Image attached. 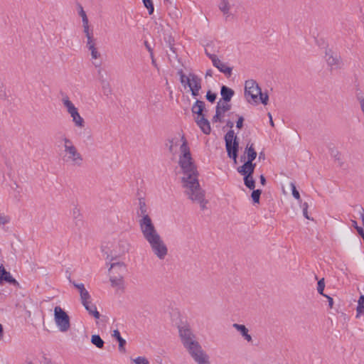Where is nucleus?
I'll list each match as a JSON object with an SVG mask.
<instances>
[{
  "instance_id": "1",
  "label": "nucleus",
  "mask_w": 364,
  "mask_h": 364,
  "mask_svg": "<svg viewBox=\"0 0 364 364\" xmlns=\"http://www.w3.org/2000/svg\"><path fill=\"white\" fill-rule=\"evenodd\" d=\"M181 140L183 141L180 147L181 155L179 157L178 164L183 174L181 183L183 188H185L184 193L188 199L199 203L201 210H203L207 208L208 203V200L205 198V192L200 186L197 167L193 161L190 148L184 136H182Z\"/></svg>"
},
{
  "instance_id": "2",
  "label": "nucleus",
  "mask_w": 364,
  "mask_h": 364,
  "mask_svg": "<svg viewBox=\"0 0 364 364\" xmlns=\"http://www.w3.org/2000/svg\"><path fill=\"white\" fill-rule=\"evenodd\" d=\"M179 336L184 348L197 364H210L208 355L203 350L188 326L178 327Z\"/></svg>"
},
{
  "instance_id": "3",
  "label": "nucleus",
  "mask_w": 364,
  "mask_h": 364,
  "mask_svg": "<svg viewBox=\"0 0 364 364\" xmlns=\"http://www.w3.org/2000/svg\"><path fill=\"white\" fill-rule=\"evenodd\" d=\"M205 104L203 101L196 100L191 107V112L193 114H197L195 122L199 127L202 132L206 135L210 134L211 127L210 122L206 119L204 112H206Z\"/></svg>"
},
{
  "instance_id": "4",
  "label": "nucleus",
  "mask_w": 364,
  "mask_h": 364,
  "mask_svg": "<svg viewBox=\"0 0 364 364\" xmlns=\"http://www.w3.org/2000/svg\"><path fill=\"white\" fill-rule=\"evenodd\" d=\"M226 126L230 128L224 136L226 151L228 157L232 159L235 164H237L239 151V141L237 136L235 134L234 130L232 129L234 126V123L232 121L228 120L226 123Z\"/></svg>"
},
{
  "instance_id": "5",
  "label": "nucleus",
  "mask_w": 364,
  "mask_h": 364,
  "mask_svg": "<svg viewBox=\"0 0 364 364\" xmlns=\"http://www.w3.org/2000/svg\"><path fill=\"white\" fill-rule=\"evenodd\" d=\"M139 223L143 236L146 241L159 236L149 216L141 218Z\"/></svg>"
},
{
  "instance_id": "6",
  "label": "nucleus",
  "mask_w": 364,
  "mask_h": 364,
  "mask_svg": "<svg viewBox=\"0 0 364 364\" xmlns=\"http://www.w3.org/2000/svg\"><path fill=\"white\" fill-rule=\"evenodd\" d=\"M54 320L61 332H66L70 327V317L60 306L54 309Z\"/></svg>"
},
{
  "instance_id": "7",
  "label": "nucleus",
  "mask_w": 364,
  "mask_h": 364,
  "mask_svg": "<svg viewBox=\"0 0 364 364\" xmlns=\"http://www.w3.org/2000/svg\"><path fill=\"white\" fill-rule=\"evenodd\" d=\"M261 88L254 80H247L245 83V97L250 103L258 102V95Z\"/></svg>"
},
{
  "instance_id": "8",
  "label": "nucleus",
  "mask_w": 364,
  "mask_h": 364,
  "mask_svg": "<svg viewBox=\"0 0 364 364\" xmlns=\"http://www.w3.org/2000/svg\"><path fill=\"white\" fill-rule=\"evenodd\" d=\"M63 103L67 108L68 112L70 114L75 125L80 128L84 127L85 121L83 118L80 115L77 109L68 97L63 99Z\"/></svg>"
},
{
  "instance_id": "9",
  "label": "nucleus",
  "mask_w": 364,
  "mask_h": 364,
  "mask_svg": "<svg viewBox=\"0 0 364 364\" xmlns=\"http://www.w3.org/2000/svg\"><path fill=\"white\" fill-rule=\"evenodd\" d=\"M154 253L161 259H164L168 253V249L160 235L147 241Z\"/></svg>"
},
{
  "instance_id": "10",
  "label": "nucleus",
  "mask_w": 364,
  "mask_h": 364,
  "mask_svg": "<svg viewBox=\"0 0 364 364\" xmlns=\"http://www.w3.org/2000/svg\"><path fill=\"white\" fill-rule=\"evenodd\" d=\"M129 246L130 245L127 239L124 237H119L117 244L113 247V250L111 251V260H113L114 258L127 252L129 251Z\"/></svg>"
},
{
  "instance_id": "11",
  "label": "nucleus",
  "mask_w": 364,
  "mask_h": 364,
  "mask_svg": "<svg viewBox=\"0 0 364 364\" xmlns=\"http://www.w3.org/2000/svg\"><path fill=\"white\" fill-rule=\"evenodd\" d=\"M325 59L331 70L341 68L342 60L341 55L335 53L331 49H326L325 52Z\"/></svg>"
},
{
  "instance_id": "12",
  "label": "nucleus",
  "mask_w": 364,
  "mask_h": 364,
  "mask_svg": "<svg viewBox=\"0 0 364 364\" xmlns=\"http://www.w3.org/2000/svg\"><path fill=\"white\" fill-rule=\"evenodd\" d=\"M69 156L66 161H70L73 165L80 166H82L83 158L82 155L77 151L75 146H66V151Z\"/></svg>"
},
{
  "instance_id": "13",
  "label": "nucleus",
  "mask_w": 364,
  "mask_h": 364,
  "mask_svg": "<svg viewBox=\"0 0 364 364\" xmlns=\"http://www.w3.org/2000/svg\"><path fill=\"white\" fill-rule=\"evenodd\" d=\"M210 60L214 67L218 68L219 71L223 73L227 77H230L232 75V68L228 66L223 63L218 56H210Z\"/></svg>"
},
{
  "instance_id": "14",
  "label": "nucleus",
  "mask_w": 364,
  "mask_h": 364,
  "mask_svg": "<svg viewBox=\"0 0 364 364\" xmlns=\"http://www.w3.org/2000/svg\"><path fill=\"white\" fill-rule=\"evenodd\" d=\"M5 283L18 286V282L12 277L11 273L6 270L3 264L0 265V285Z\"/></svg>"
},
{
  "instance_id": "15",
  "label": "nucleus",
  "mask_w": 364,
  "mask_h": 364,
  "mask_svg": "<svg viewBox=\"0 0 364 364\" xmlns=\"http://www.w3.org/2000/svg\"><path fill=\"white\" fill-rule=\"evenodd\" d=\"M244 164L242 166H239L237 168L238 173L241 175H253L256 164L253 163V161H244Z\"/></svg>"
},
{
  "instance_id": "16",
  "label": "nucleus",
  "mask_w": 364,
  "mask_h": 364,
  "mask_svg": "<svg viewBox=\"0 0 364 364\" xmlns=\"http://www.w3.org/2000/svg\"><path fill=\"white\" fill-rule=\"evenodd\" d=\"M257 151H255L253 144L247 145L245 149V155L241 156V161H245L247 157V161H253L257 157Z\"/></svg>"
},
{
  "instance_id": "17",
  "label": "nucleus",
  "mask_w": 364,
  "mask_h": 364,
  "mask_svg": "<svg viewBox=\"0 0 364 364\" xmlns=\"http://www.w3.org/2000/svg\"><path fill=\"white\" fill-rule=\"evenodd\" d=\"M235 92L232 89L228 87L226 85H222L220 87V95L222 98L220 100H223L224 102H230L233 97Z\"/></svg>"
},
{
  "instance_id": "18",
  "label": "nucleus",
  "mask_w": 364,
  "mask_h": 364,
  "mask_svg": "<svg viewBox=\"0 0 364 364\" xmlns=\"http://www.w3.org/2000/svg\"><path fill=\"white\" fill-rule=\"evenodd\" d=\"M232 327L240 333L241 336L247 341L252 342V336L249 334L247 328L242 324L233 323Z\"/></svg>"
},
{
  "instance_id": "19",
  "label": "nucleus",
  "mask_w": 364,
  "mask_h": 364,
  "mask_svg": "<svg viewBox=\"0 0 364 364\" xmlns=\"http://www.w3.org/2000/svg\"><path fill=\"white\" fill-rule=\"evenodd\" d=\"M147 210L148 208L146 206L145 199L144 198H139V208L136 210L137 216L141 217V218L145 216H149Z\"/></svg>"
},
{
  "instance_id": "20",
  "label": "nucleus",
  "mask_w": 364,
  "mask_h": 364,
  "mask_svg": "<svg viewBox=\"0 0 364 364\" xmlns=\"http://www.w3.org/2000/svg\"><path fill=\"white\" fill-rule=\"evenodd\" d=\"M112 336L118 341L119 343V350L120 352H125L124 346L126 345V340L124 339L121 335L120 332L117 329L113 331Z\"/></svg>"
},
{
  "instance_id": "21",
  "label": "nucleus",
  "mask_w": 364,
  "mask_h": 364,
  "mask_svg": "<svg viewBox=\"0 0 364 364\" xmlns=\"http://www.w3.org/2000/svg\"><path fill=\"white\" fill-rule=\"evenodd\" d=\"M85 309L88 311L89 314L98 319L100 317V314L97 311V307L95 304L87 303V304H83Z\"/></svg>"
},
{
  "instance_id": "22",
  "label": "nucleus",
  "mask_w": 364,
  "mask_h": 364,
  "mask_svg": "<svg viewBox=\"0 0 364 364\" xmlns=\"http://www.w3.org/2000/svg\"><path fill=\"white\" fill-rule=\"evenodd\" d=\"M244 176V183L247 188L253 190L255 188V181L253 178V175H242Z\"/></svg>"
},
{
  "instance_id": "23",
  "label": "nucleus",
  "mask_w": 364,
  "mask_h": 364,
  "mask_svg": "<svg viewBox=\"0 0 364 364\" xmlns=\"http://www.w3.org/2000/svg\"><path fill=\"white\" fill-rule=\"evenodd\" d=\"M200 81H202V80L198 75L194 73H190L188 79H187L186 85L189 88H191V87H193Z\"/></svg>"
},
{
  "instance_id": "24",
  "label": "nucleus",
  "mask_w": 364,
  "mask_h": 364,
  "mask_svg": "<svg viewBox=\"0 0 364 364\" xmlns=\"http://www.w3.org/2000/svg\"><path fill=\"white\" fill-rule=\"evenodd\" d=\"M218 8L224 15L229 14L230 6L228 0H220L218 4Z\"/></svg>"
},
{
  "instance_id": "25",
  "label": "nucleus",
  "mask_w": 364,
  "mask_h": 364,
  "mask_svg": "<svg viewBox=\"0 0 364 364\" xmlns=\"http://www.w3.org/2000/svg\"><path fill=\"white\" fill-rule=\"evenodd\" d=\"M220 102L221 100H219L218 102V104L215 107V114L213 116L212 121L213 122H222L221 116L223 114V112L220 110Z\"/></svg>"
},
{
  "instance_id": "26",
  "label": "nucleus",
  "mask_w": 364,
  "mask_h": 364,
  "mask_svg": "<svg viewBox=\"0 0 364 364\" xmlns=\"http://www.w3.org/2000/svg\"><path fill=\"white\" fill-rule=\"evenodd\" d=\"M91 343L98 348L104 347L105 342L99 335H92L91 337Z\"/></svg>"
},
{
  "instance_id": "27",
  "label": "nucleus",
  "mask_w": 364,
  "mask_h": 364,
  "mask_svg": "<svg viewBox=\"0 0 364 364\" xmlns=\"http://www.w3.org/2000/svg\"><path fill=\"white\" fill-rule=\"evenodd\" d=\"M357 315L356 317L358 318L361 314H364V295H360L359 299L358 301L357 306Z\"/></svg>"
},
{
  "instance_id": "28",
  "label": "nucleus",
  "mask_w": 364,
  "mask_h": 364,
  "mask_svg": "<svg viewBox=\"0 0 364 364\" xmlns=\"http://www.w3.org/2000/svg\"><path fill=\"white\" fill-rule=\"evenodd\" d=\"M101 84L104 95L106 96H109V95H111L112 88L109 82L105 79H101Z\"/></svg>"
},
{
  "instance_id": "29",
  "label": "nucleus",
  "mask_w": 364,
  "mask_h": 364,
  "mask_svg": "<svg viewBox=\"0 0 364 364\" xmlns=\"http://www.w3.org/2000/svg\"><path fill=\"white\" fill-rule=\"evenodd\" d=\"M109 281L111 282V284L113 287H121L123 285V277L122 276L117 277H111L109 279Z\"/></svg>"
},
{
  "instance_id": "30",
  "label": "nucleus",
  "mask_w": 364,
  "mask_h": 364,
  "mask_svg": "<svg viewBox=\"0 0 364 364\" xmlns=\"http://www.w3.org/2000/svg\"><path fill=\"white\" fill-rule=\"evenodd\" d=\"M80 300L82 304H87V303H90L91 296L89 292L85 289V291H81V293L80 294Z\"/></svg>"
},
{
  "instance_id": "31",
  "label": "nucleus",
  "mask_w": 364,
  "mask_h": 364,
  "mask_svg": "<svg viewBox=\"0 0 364 364\" xmlns=\"http://www.w3.org/2000/svg\"><path fill=\"white\" fill-rule=\"evenodd\" d=\"M261 193H262V190L260 189H253L252 190V192L251 193V198L252 199V201L254 203H259V199H260V196H261Z\"/></svg>"
},
{
  "instance_id": "32",
  "label": "nucleus",
  "mask_w": 364,
  "mask_h": 364,
  "mask_svg": "<svg viewBox=\"0 0 364 364\" xmlns=\"http://www.w3.org/2000/svg\"><path fill=\"white\" fill-rule=\"evenodd\" d=\"M329 151H330L331 156H333L335 159V160L337 161L339 163V165L341 166L342 161H341V154L339 153V151L334 148H331L329 149Z\"/></svg>"
},
{
  "instance_id": "33",
  "label": "nucleus",
  "mask_w": 364,
  "mask_h": 364,
  "mask_svg": "<svg viewBox=\"0 0 364 364\" xmlns=\"http://www.w3.org/2000/svg\"><path fill=\"white\" fill-rule=\"evenodd\" d=\"M144 6L148 9L149 14L154 13V6L152 0H142Z\"/></svg>"
},
{
  "instance_id": "34",
  "label": "nucleus",
  "mask_w": 364,
  "mask_h": 364,
  "mask_svg": "<svg viewBox=\"0 0 364 364\" xmlns=\"http://www.w3.org/2000/svg\"><path fill=\"white\" fill-rule=\"evenodd\" d=\"M78 10L79 15L82 17V24H85L88 21V18L81 4H78Z\"/></svg>"
},
{
  "instance_id": "35",
  "label": "nucleus",
  "mask_w": 364,
  "mask_h": 364,
  "mask_svg": "<svg viewBox=\"0 0 364 364\" xmlns=\"http://www.w3.org/2000/svg\"><path fill=\"white\" fill-rule=\"evenodd\" d=\"M324 288H325L324 279L322 278L320 280H318V284H317L318 293L322 296H325V294H323Z\"/></svg>"
},
{
  "instance_id": "36",
  "label": "nucleus",
  "mask_w": 364,
  "mask_h": 364,
  "mask_svg": "<svg viewBox=\"0 0 364 364\" xmlns=\"http://www.w3.org/2000/svg\"><path fill=\"white\" fill-rule=\"evenodd\" d=\"M87 48L91 51V55L92 58L97 59L100 57V54L95 46V43L88 45Z\"/></svg>"
},
{
  "instance_id": "37",
  "label": "nucleus",
  "mask_w": 364,
  "mask_h": 364,
  "mask_svg": "<svg viewBox=\"0 0 364 364\" xmlns=\"http://www.w3.org/2000/svg\"><path fill=\"white\" fill-rule=\"evenodd\" d=\"M205 98L208 102L213 103L217 98V94L212 92L211 90H208L206 93Z\"/></svg>"
},
{
  "instance_id": "38",
  "label": "nucleus",
  "mask_w": 364,
  "mask_h": 364,
  "mask_svg": "<svg viewBox=\"0 0 364 364\" xmlns=\"http://www.w3.org/2000/svg\"><path fill=\"white\" fill-rule=\"evenodd\" d=\"M174 145H177V143L174 142V139H168L166 142V146L168 148L170 153L173 152V146Z\"/></svg>"
},
{
  "instance_id": "39",
  "label": "nucleus",
  "mask_w": 364,
  "mask_h": 364,
  "mask_svg": "<svg viewBox=\"0 0 364 364\" xmlns=\"http://www.w3.org/2000/svg\"><path fill=\"white\" fill-rule=\"evenodd\" d=\"M290 186L291 188L292 196H294V198H295L299 201H301L300 194L299 192L297 191L295 184L294 183H291Z\"/></svg>"
},
{
  "instance_id": "40",
  "label": "nucleus",
  "mask_w": 364,
  "mask_h": 364,
  "mask_svg": "<svg viewBox=\"0 0 364 364\" xmlns=\"http://www.w3.org/2000/svg\"><path fill=\"white\" fill-rule=\"evenodd\" d=\"M258 95H259L260 102L264 105H267L269 100L268 95L267 93H262V90H260V93H259Z\"/></svg>"
},
{
  "instance_id": "41",
  "label": "nucleus",
  "mask_w": 364,
  "mask_h": 364,
  "mask_svg": "<svg viewBox=\"0 0 364 364\" xmlns=\"http://www.w3.org/2000/svg\"><path fill=\"white\" fill-rule=\"evenodd\" d=\"M134 364H149V360L145 357L139 356L133 360Z\"/></svg>"
},
{
  "instance_id": "42",
  "label": "nucleus",
  "mask_w": 364,
  "mask_h": 364,
  "mask_svg": "<svg viewBox=\"0 0 364 364\" xmlns=\"http://www.w3.org/2000/svg\"><path fill=\"white\" fill-rule=\"evenodd\" d=\"M72 217H73V219H76V218H79L82 217L81 213H80V209L77 206H75L73 209Z\"/></svg>"
},
{
  "instance_id": "43",
  "label": "nucleus",
  "mask_w": 364,
  "mask_h": 364,
  "mask_svg": "<svg viewBox=\"0 0 364 364\" xmlns=\"http://www.w3.org/2000/svg\"><path fill=\"white\" fill-rule=\"evenodd\" d=\"M73 221H74L75 225L77 228L78 230H80L84 224L82 217L76 218V219H73Z\"/></svg>"
},
{
  "instance_id": "44",
  "label": "nucleus",
  "mask_w": 364,
  "mask_h": 364,
  "mask_svg": "<svg viewBox=\"0 0 364 364\" xmlns=\"http://www.w3.org/2000/svg\"><path fill=\"white\" fill-rule=\"evenodd\" d=\"M115 267L124 268V269L125 268V264H124V262H114V263H112L109 270L110 271L112 269H114Z\"/></svg>"
},
{
  "instance_id": "45",
  "label": "nucleus",
  "mask_w": 364,
  "mask_h": 364,
  "mask_svg": "<svg viewBox=\"0 0 364 364\" xmlns=\"http://www.w3.org/2000/svg\"><path fill=\"white\" fill-rule=\"evenodd\" d=\"M10 222V218L7 215H0V224L5 225Z\"/></svg>"
},
{
  "instance_id": "46",
  "label": "nucleus",
  "mask_w": 364,
  "mask_h": 364,
  "mask_svg": "<svg viewBox=\"0 0 364 364\" xmlns=\"http://www.w3.org/2000/svg\"><path fill=\"white\" fill-rule=\"evenodd\" d=\"M353 226L357 230L358 233L359 235H363V229L358 225V223L355 220H352Z\"/></svg>"
},
{
  "instance_id": "47",
  "label": "nucleus",
  "mask_w": 364,
  "mask_h": 364,
  "mask_svg": "<svg viewBox=\"0 0 364 364\" xmlns=\"http://www.w3.org/2000/svg\"><path fill=\"white\" fill-rule=\"evenodd\" d=\"M73 284V286L79 290L80 294L81 293V291H85V288L83 284H77L75 282H71Z\"/></svg>"
},
{
  "instance_id": "48",
  "label": "nucleus",
  "mask_w": 364,
  "mask_h": 364,
  "mask_svg": "<svg viewBox=\"0 0 364 364\" xmlns=\"http://www.w3.org/2000/svg\"><path fill=\"white\" fill-rule=\"evenodd\" d=\"M244 117L242 116L238 117L236 122V127L237 129H242L243 127Z\"/></svg>"
},
{
  "instance_id": "49",
  "label": "nucleus",
  "mask_w": 364,
  "mask_h": 364,
  "mask_svg": "<svg viewBox=\"0 0 364 364\" xmlns=\"http://www.w3.org/2000/svg\"><path fill=\"white\" fill-rule=\"evenodd\" d=\"M231 109V105L228 102H225L222 106L220 105V110L225 113Z\"/></svg>"
},
{
  "instance_id": "50",
  "label": "nucleus",
  "mask_w": 364,
  "mask_h": 364,
  "mask_svg": "<svg viewBox=\"0 0 364 364\" xmlns=\"http://www.w3.org/2000/svg\"><path fill=\"white\" fill-rule=\"evenodd\" d=\"M173 41H174V40H173L171 36H169V38H168V41L169 48H170V50H171L173 53H176V48H174V46H173Z\"/></svg>"
},
{
  "instance_id": "51",
  "label": "nucleus",
  "mask_w": 364,
  "mask_h": 364,
  "mask_svg": "<svg viewBox=\"0 0 364 364\" xmlns=\"http://www.w3.org/2000/svg\"><path fill=\"white\" fill-rule=\"evenodd\" d=\"M83 28H84V33H85L86 37L92 36V33L90 32L88 21L85 24H83Z\"/></svg>"
},
{
  "instance_id": "52",
  "label": "nucleus",
  "mask_w": 364,
  "mask_h": 364,
  "mask_svg": "<svg viewBox=\"0 0 364 364\" xmlns=\"http://www.w3.org/2000/svg\"><path fill=\"white\" fill-rule=\"evenodd\" d=\"M63 141H64V142H65V145H64L65 151H66V146H67V147H70V146H75L73 144V143H72V141H71V140H70V139H68V138L65 137V138L63 139Z\"/></svg>"
},
{
  "instance_id": "53",
  "label": "nucleus",
  "mask_w": 364,
  "mask_h": 364,
  "mask_svg": "<svg viewBox=\"0 0 364 364\" xmlns=\"http://www.w3.org/2000/svg\"><path fill=\"white\" fill-rule=\"evenodd\" d=\"M187 79H188V76L187 77L186 75H181V77H180L181 83L182 85H186Z\"/></svg>"
},
{
  "instance_id": "54",
  "label": "nucleus",
  "mask_w": 364,
  "mask_h": 364,
  "mask_svg": "<svg viewBox=\"0 0 364 364\" xmlns=\"http://www.w3.org/2000/svg\"><path fill=\"white\" fill-rule=\"evenodd\" d=\"M190 90L191 92V95L193 97L197 98V97L199 95V90H194L191 87Z\"/></svg>"
},
{
  "instance_id": "55",
  "label": "nucleus",
  "mask_w": 364,
  "mask_h": 364,
  "mask_svg": "<svg viewBox=\"0 0 364 364\" xmlns=\"http://www.w3.org/2000/svg\"><path fill=\"white\" fill-rule=\"evenodd\" d=\"M0 98L1 99L6 98V93L5 90L3 88V87H0Z\"/></svg>"
},
{
  "instance_id": "56",
  "label": "nucleus",
  "mask_w": 364,
  "mask_h": 364,
  "mask_svg": "<svg viewBox=\"0 0 364 364\" xmlns=\"http://www.w3.org/2000/svg\"><path fill=\"white\" fill-rule=\"evenodd\" d=\"M327 299H328V306L330 308H333V299L332 297L329 296H327L325 294V296Z\"/></svg>"
},
{
  "instance_id": "57",
  "label": "nucleus",
  "mask_w": 364,
  "mask_h": 364,
  "mask_svg": "<svg viewBox=\"0 0 364 364\" xmlns=\"http://www.w3.org/2000/svg\"><path fill=\"white\" fill-rule=\"evenodd\" d=\"M87 46L95 43H94L95 39L93 38V35L90 36H87Z\"/></svg>"
},
{
  "instance_id": "58",
  "label": "nucleus",
  "mask_w": 364,
  "mask_h": 364,
  "mask_svg": "<svg viewBox=\"0 0 364 364\" xmlns=\"http://www.w3.org/2000/svg\"><path fill=\"white\" fill-rule=\"evenodd\" d=\"M259 181H260V183L262 185V186H264L266 184V178L264 176V175H260L259 176Z\"/></svg>"
},
{
  "instance_id": "59",
  "label": "nucleus",
  "mask_w": 364,
  "mask_h": 364,
  "mask_svg": "<svg viewBox=\"0 0 364 364\" xmlns=\"http://www.w3.org/2000/svg\"><path fill=\"white\" fill-rule=\"evenodd\" d=\"M360 218L362 220L363 225L364 226V208L362 207H360Z\"/></svg>"
},
{
  "instance_id": "60",
  "label": "nucleus",
  "mask_w": 364,
  "mask_h": 364,
  "mask_svg": "<svg viewBox=\"0 0 364 364\" xmlns=\"http://www.w3.org/2000/svg\"><path fill=\"white\" fill-rule=\"evenodd\" d=\"M144 46H145L146 48L148 50V51L149 53H151L153 49L151 48L150 44L146 41H144Z\"/></svg>"
},
{
  "instance_id": "61",
  "label": "nucleus",
  "mask_w": 364,
  "mask_h": 364,
  "mask_svg": "<svg viewBox=\"0 0 364 364\" xmlns=\"http://www.w3.org/2000/svg\"><path fill=\"white\" fill-rule=\"evenodd\" d=\"M201 82H202V81L198 82L195 85V87H192V88H193V89H194V90H199V91H200V90H201V87H202V86H201Z\"/></svg>"
},
{
  "instance_id": "62",
  "label": "nucleus",
  "mask_w": 364,
  "mask_h": 364,
  "mask_svg": "<svg viewBox=\"0 0 364 364\" xmlns=\"http://www.w3.org/2000/svg\"><path fill=\"white\" fill-rule=\"evenodd\" d=\"M302 211H303V215H304V216L306 219H309H309H310V218H309V215H308V210H305V209H304V210H302Z\"/></svg>"
},
{
  "instance_id": "63",
  "label": "nucleus",
  "mask_w": 364,
  "mask_h": 364,
  "mask_svg": "<svg viewBox=\"0 0 364 364\" xmlns=\"http://www.w3.org/2000/svg\"><path fill=\"white\" fill-rule=\"evenodd\" d=\"M268 117L269 118V123L271 124L272 127H274V122L272 120V114L269 112L268 113Z\"/></svg>"
},
{
  "instance_id": "64",
  "label": "nucleus",
  "mask_w": 364,
  "mask_h": 364,
  "mask_svg": "<svg viewBox=\"0 0 364 364\" xmlns=\"http://www.w3.org/2000/svg\"><path fill=\"white\" fill-rule=\"evenodd\" d=\"M265 159V154L263 151H261L259 154V159L261 160H264Z\"/></svg>"
}]
</instances>
